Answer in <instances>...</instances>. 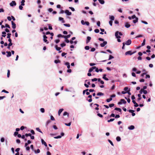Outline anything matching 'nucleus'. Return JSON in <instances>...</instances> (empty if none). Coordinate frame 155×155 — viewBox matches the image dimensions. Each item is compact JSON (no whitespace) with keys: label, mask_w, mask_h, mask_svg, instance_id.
I'll return each mask as SVG.
<instances>
[{"label":"nucleus","mask_w":155,"mask_h":155,"mask_svg":"<svg viewBox=\"0 0 155 155\" xmlns=\"http://www.w3.org/2000/svg\"><path fill=\"white\" fill-rule=\"evenodd\" d=\"M5 27L8 28H10V26L8 24H5Z\"/></svg>","instance_id":"obj_62"},{"label":"nucleus","mask_w":155,"mask_h":155,"mask_svg":"<svg viewBox=\"0 0 155 155\" xmlns=\"http://www.w3.org/2000/svg\"><path fill=\"white\" fill-rule=\"evenodd\" d=\"M116 139L117 141H120L121 140L120 137L118 136L117 137Z\"/></svg>","instance_id":"obj_31"},{"label":"nucleus","mask_w":155,"mask_h":155,"mask_svg":"<svg viewBox=\"0 0 155 155\" xmlns=\"http://www.w3.org/2000/svg\"><path fill=\"white\" fill-rule=\"evenodd\" d=\"M10 5L11 6H13L14 5H16V4L15 1H12V2L10 3Z\"/></svg>","instance_id":"obj_7"},{"label":"nucleus","mask_w":155,"mask_h":155,"mask_svg":"<svg viewBox=\"0 0 155 155\" xmlns=\"http://www.w3.org/2000/svg\"><path fill=\"white\" fill-rule=\"evenodd\" d=\"M118 34L119 32L118 31H116L115 34V35L116 38H120V35H119Z\"/></svg>","instance_id":"obj_9"},{"label":"nucleus","mask_w":155,"mask_h":155,"mask_svg":"<svg viewBox=\"0 0 155 155\" xmlns=\"http://www.w3.org/2000/svg\"><path fill=\"white\" fill-rule=\"evenodd\" d=\"M115 110L119 111V112H121V110L120 108H119L116 107L114 109Z\"/></svg>","instance_id":"obj_29"},{"label":"nucleus","mask_w":155,"mask_h":155,"mask_svg":"<svg viewBox=\"0 0 155 155\" xmlns=\"http://www.w3.org/2000/svg\"><path fill=\"white\" fill-rule=\"evenodd\" d=\"M10 74V71L9 70H8V72L7 74V76L8 78H9Z\"/></svg>","instance_id":"obj_32"},{"label":"nucleus","mask_w":155,"mask_h":155,"mask_svg":"<svg viewBox=\"0 0 155 155\" xmlns=\"http://www.w3.org/2000/svg\"><path fill=\"white\" fill-rule=\"evenodd\" d=\"M43 41L45 42L47 44H48L49 42L48 41V40L46 39H43Z\"/></svg>","instance_id":"obj_48"},{"label":"nucleus","mask_w":155,"mask_h":155,"mask_svg":"<svg viewBox=\"0 0 155 155\" xmlns=\"http://www.w3.org/2000/svg\"><path fill=\"white\" fill-rule=\"evenodd\" d=\"M94 32L96 33H98L99 32V30L98 29H97L94 30Z\"/></svg>","instance_id":"obj_41"},{"label":"nucleus","mask_w":155,"mask_h":155,"mask_svg":"<svg viewBox=\"0 0 155 155\" xmlns=\"http://www.w3.org/2000/svg\"><path fill=\"white\" fill-rule=\"evenodd\" d=\"M114 58V57L112 56L111 55H110L109 56V58L108 59L109 60H110L112 58Z\"/></svg>","instance_id":"obj_49"},{"label":"nucleus","mask_w":155,"mask_h":155,"mask_svg":"<svg viewBox=\"0 0 155 155\" xmlns=\"http://www.w3.org/2000/svg\"><path fill=\"white\" fill-rule=\"evenodd\" d=\"M95 48H93L91 49V51H92V52H94V51H95Z\"/></svg>","instance_id":"obj_60"},{"label":"nucleus","mask_w":155,"mask_h":155,"mask_svg":"<svg viewBox=\"0 0 155 155\" xmlns=\"http://www.w3.org/2000/svg\"><path fill=\"white\" fill-rule=\"evenodd\" d=\"M64 25L65 26L68 27H70V25L69 24H64Z\"/></svg>","instance_id":"obj_34"},{"label":"nucleus","mask_w":155,"mask_h":155,"mask_svg":"<svg viewBox=\"0 0 155 155\" xmlns=\"http://www.w3.org/2000/svg\"><path fill=\"white\" fill-rule=\"evenodd\" d=\"M147 31L148 33H151L152 32V29L150 28H147Z\"/></svg>","instance_id":"obj_13"},{"label":"nucleus","mask_w":155,"mask_h":155,"mask_svg":"<svg viewBox=\"0 0 155 155\" xmlns=\"http://www.w3.org/2000/svg\"><path fill=\"white\" fill-rule=\"evenodd\" d=\"M67 54V53L65 52H63L61 54V56L62 57L64 56L65 55Z\"/></svg>","instance_id":"obj_59"},{"label":"nucleus","mask_w":155,"mask_h":155,"mask_svg":"<svg viewBox=\"0 0 155 155\" xmlns=\"http://www.w3.org/2000/svg\"><path fill=\"white\" fill-rule=\"evenodd\" d=\"M6 53H7V54L6 55L7 57H9L11 56V53L10 51H7Z\"/></svg>","instance_id":"obj_11"},{"label":"nucleus","mask_w":155,"mask_h":155,"mask_svg":"<svg viewBox=\"0 0 155 155\" xmlns=\"http://www.w3.org/2000/svg\"><path fill=\"white\" fill-rule=\"evenodd\" d=\"M64 109L63 108L59 109L58 111V114L59 116H60V115L61 112Z\"/></svg>","instance_id":"obj_17"},{"label":"nucleus","mask_w":155,"mask_h":155,"mask_svg":"<svg viewBox=\"0 0 155 155\" xmlns=\"http://www.w3.org/2000/svg\"><path fill=\"white\" fill-rule=\"evenodd\" d=\"M65 124L67 126H69L71 125V122H70L68 124H67V123H65Z\"/></svg>","instance_id":"obj_54"},{"label":"nucleus","mask_w":155,"mask_h":155,"mask_svg":"<svg viewBox=\"0 0 155 155\" xmlns=\"http://www.w3.org/2000/svg\"><path fill=\"white\" fill-rule=\"evenodd\" d=\"M61 47H63L66 45V44L64 43H62L60 45Z\"/></svg>","instance_id":"obj_37"},{"label":"nucleus","mask_w":155,"mask_h":155,"mask_svg":"<svg viewBox=\"0 0 155 155\" xmlns=\"http://www.w3.org/2000/svg\"><path fill=\"white\" fill-rule=\"evenodd\" d=\"M36 129L37 131H39V132H40L41 133H42V132L41 131V130L39 128H38V127L36 128Z\"/></svg>","instance_id":"obj_33"},{"label":"nucleus","mask_w":155,"mask_h":155,"mask_svg":"<svg viewBox=\"0 0 155 155\" xmlns=\"http://www.w3.org/2000/svg\"><path fill=\"white\" fill-rule=\"evenodd\" d=\"M97 115L99 117H103V115L101 114H99V113H98L97 114Z\"/></svg>","instance_id":"obj_43"},{"label":"nucleus","mask_w":155,"mask_h":155,"mask_svg":"<svg viewBox=\"0 0 155 155\" xmlns=\"http://www.w3.org/2000/svg\"><path fill=\"white\" fill-rule=\"evenodd\" d=\"M91 39V38L90 37L88 36L87 37V39L86 40V43H87L89 42Z\"/></svg>","instance_id":"obj_15"},{"label":"nucleus","mask_w":155,"mask_h":155,"mask_svg":"<svg viewBox=\"0 0 155 155\" xmlns=\"http://www.w3.org/2000/svg\"><path fill=\"white\" fill-rule=\"evenodd\" d=\"M141 22L143 23H144L145 24H146V25H147L148 24V23L147 22H146V21H142Z\"/></svg>","instance_id":"obj_55"},{"label":"nucleus","mask_w":155,"mask_h":155,"mask_svg":"<svg viewBox=\"0 0 155 155\" xmlns=\"http://www.w3.org/2000/svg\"><path fill=\"white\" fill-rule=\"evenodd\" d=\"M51 120H55L54 118L52 115L51 116Z\"/></svg>","instance_id":"obj_46"},{"label":"nucleus","mask_w":155,"mask_h":155,"mask_svg":"<svg viewBox=\"0 0 155 155\" xmlns=\"http://www.w3.org/2000/svg\"><path fill=\"white\" fill-rule=\"evenodd\" d=\"M63 115L64 116H65L66 115H67L68 117L69 116V114L67 112H64L63 113Z\"/></svg>","instance_id":"obj_25"},{"label":"nucleus","mask_w":155,"mask_h":155,"mask_svg":"<svg viewBox=\"0 0 155 155\" xmlns=\"http://www.w3.org/2000/svg\"><path fill=\"white\" fill-rule=\"evenodd\" d=\"M143 36L142 35H139L137 36L136 37V38H138L142 37Z\"/></svg>","instance_id":"obj_51"},{"label":"nucleus","mask_w":155,"mask_h":155,"mask_svg":"<svg viewBox=\"0 0 155 155\" xmlns=\"http://www.w3.org/2000/svg\"><path fill=\"white\" fill-rule=\"evenodd\" d=\"M34 152L35 153H39L40 152V150L39 149H38L37 150H35Z\"/></svg>","instance_id":"obj_35"},{"label":"nucleus","mask_w":155,"mask_h":155,"mask_svg":"<svg viewBox=\"0 0 155 155\" xmlns=\"http://www.w3.org/2000/svg\"><path fill=\"white\" fill-rule=\"evenodd\" d=\"M134 126L132 125L128 127V128L130 130H133L134 129Z\"/></svg>","instance_id":"obj_10"},{"label":"nucleus","mask_w":155,"mask_h":155,"mask_svg":"<svg viewBox=\"0 0 155 155\" xmlns=\"http://www.w3.org/2000/svg\"><path fill=\"white\" fill-rule=\"evenodd\" d=\"M128 111L131 113H132V116H134L135 115V114L134 113V110H128Z\"/></svg>","instance_id":"obj_3"},{"label":"nucleus","mask_w":155,"mask_h":155,"mask_svg":"<svg viewBox=\"0 0 155 155\" xmlns=\"http://www.w3.org/2000/svg\"><path fill=\"white\" fill-rule=\"evenodd\" d=\"M54 62L56 64H57V63H61V61L59 60H55L54 61Z\"/></svg>","instance_id":"obj_27"},{"label":"nucleus","mask_w":155,"mask_h":155,"mask_svg":"<svg viewBox=\"0 0 155 155\" xmlns=\"http://www.w3.org/2000/svg\"><path fill=\"white\" fill-rule=\"evenodd\" d=\"M99 2L101 4H103L104 3V1L103 0H98Z\"/></svg>","instance_id":"obj_26"},{"label":"nucleus","mask_w":155,"mask_h":155,"mask_svg":"<svg viewBox=\"0 0 155 155\" xmlns=\"http://www.w3.org/2000/svg\"><path fill=\"white\" fill-rule=\"evenodd\" d=\"M65 13L68 15H71V12H70L68 10H65Z\"/></svg>","instance_id":"obj_6"},{"label":"nucleus","mask_w":155,"mask_h":155,"mask_svg":"<svg viewBox=\"0 0 155 155\" xmlns=\"http://www.w3.org/2000/svg\"><path fill=\"white\" fill-rule=\"evenodd\" d=\"M65 64L67 66V68L68 69H69L70 68V66L69 62H66L65 63Z\"/></svg>","instance_id":"obj_16"},{"label":"nucleus","mask_w":155,"mask_h":155,"mask_svg":"<svg viewBox=\"0 0 155 155\" xmlns=\"http://www.w3.org/2000/svg\"><path fill=\"white\" fill-rule=\"evenodd\" d=\"M2 37H5L6 36V33L5 31H3L2 32Z\"/></svg>","instance_id":"obj_24"},{"label":"nucleus","mask_w":155,"mask_h":155,"mask_svg":"<svg viewBox=\"0 0 155 155\" xmlns=\"http://www.w3.org/2000/svg\"><path fill=\"white\" fill-rule=\"evenodd\" d=\"M51 121L50 120H48L47 121V122H46V125H48V124L49 123H51Z\"/></svg>","instance_id":"obj_40"},{"label":"nucleus","mask_w":155,"mask_h":155,"mask_svg":"<svg viewBox=\"0 0 155 155\" xmlns=\"http://www.w3.org/2000/svg\"><path fill=\"white\" fill-rule=\"evenodd\" d=\"M147 73V72H145L141 74V76L142 77H143L144 75L146 74Z\"/></svg>","instance_id":"obj_56"},{"label":"nucleus","mask_w":155,"mask_h":155,"mask_svg":"<svg viewBox=\"0 0 155 155\" xmlns=\"http://www.w3.org/2000/svg\"><path fill=\"white\" fill-rule=\"evenodd\" d=\"M108 142L110 143V144L113 146H114V144L110 140H108Z\"/></svg>","instance_id":"obj_44"},{"label":"nucleus","mask_w":155,"mask_h":155,"mask_svg":"<svg viewBox=\"0 0 155 155\" xmlns=\"http://www.w3.org/2000/svg\"><path fill=\"white\" fill-rule=\"evenodd\" d=\"M114 105V104H109V106L110 107H113Z\"/></svg>","instance_id":"obj_45"},{"label":"nucleus","mask_w":155,"mask_h":155,"mask_svg":"<svg viewBox=\"0 0 155 155\" xmlns=\"http://www.w3.org/2000/svg\"><path fill=\"white\" fill-rule=\"evenodd\" d=\"M49 25L48 28L50 30H52V27L50 26V25L49 24V25Z\"/></svg>","instance_id":"obj_61"},{"label":"nucleus","mask_w":155,"mask_h":155,"mask_svg":"<svg viewBox=\"0 0 155 155\" xmlns=\"http://www.w3.org/2000/svg\"><path fill=\"white\" fill-rule=\"evenodd\" d=\"M130 25L129 24L127 23V24H126L127 28H129V27H130Z\"/></svg>","instance_id":"obj_53"},{"label":"nucleus","mask_w":155,"mask_h":155,"mask_svg":"<svg viewBox=\"0 0 155 155\" xmlns=\"http://www.w3.org/2000/svg\"><path fill=\"white\" fill-rule=\"evenodd\" d=\"M136 52V51H127V55H131L133 54Z\"/></svg>","instance_id":"obj_1"},{"label":"nucleus","mask_w":155,"mask_h":155,"mask_svg":"<svg viewBox=\"0 0 155 155\" xmlns=\"http://www.w3.org/2000/svg\"><path fill=\"white\" fill-rule=\"evenodd\" d=\"M63 36H64V35H62L61 34H58V37H59H59H61L63 38Z\"/></svg>","instance_id":"obj_52"},{"label":"nucleus","mask_w":155,"mask_h":155,"mask_svg":"<svg viewBox=\"0 0 155 155\" xmlns=\"http://www.w3.org/2000/svg\"><path fill=\"white\" fill-rule=\"evenodd\" d=\"M138 21V18H136L135 19L133 20V22L135 24Z\"/></svg>","instance_id":"obj_22"},{"label":"nucleus","mask_w":155,"mask_h":155,"mask_svg":"<svg viewBox=\"0 0 155 155\" xmlns=\"http://www.w3.org/2000/svg\"><path fill=\"white\" fill-rule=\"evenodd\" d=\"M61 136L59 135V136H57V137H54V138L55 139H58V138H61Z\"/></svg>","instance_id":"obj_38"},{"label":"nucleus","mask_w":155,"mask_h":155,"mask_svg":"<svg viewBox=\"0 0 155 155\" xmlns=\"http://www.w3.org/2000/svg\"><path fill=\"white\" fill-rule=\"evenodd\" d=\"M111 20L110 21H113L114 19V17L113 16H109Z\"/></svg>","instance_id":"obj_23"},{"label":"nucleus","mask_w":155,"mask_h":155,"mask_svg":"<svg viewBox=\"0 0 155 155\" xmlns=\"http://www.w3.org/2000/svg\"><path fill=\"white\" fill-rule=\"evenodd\" d=\"M71 36V35L70 34L68 35H65L63 36V38H64L65 39H67L69 38H70Z\"/></svg>","instance_id":"obj_21"},{"label":"nucleus","mask_w":155,"mask_h":155,"mask_svg":"<svg viewBox=\"0 0 155 155\" xmlns=\"http://www.w3.org/2000/svg\"><path fill=\"white\" fill-rule=\"evenodd\" d=\"M55 47L56 50L57 51H59V53H61V52L62 51H60V50L61 49L60 47H58L57 45H55Z\"/></svg>","instance_id":"obj_4"},{"label":"nucleus","mask_w":155,"mask_h":155,"mask_svg":"<svg viewBox=\"0 0 155 155\" xmlns=\"http://www.w3.org/2000/svg\"><path fill=\"white\" fill-rule=\"evenodd\" d=\"M12 27L13 28L15 29L16 27V25L15 23L12 21H11Z\"/></svg>","instance_id":"obj_8"},{"label":"nucleus","mask_w":155,"mask_h":155,"mask_svg":"<svg viewBox=\"0 0 155 155\" xmlns=\"http://www.w3.org/2000/svg\"><path fill=\"white\" fill-rule=\"evenodd\" d=\"M104 95V94L101 92H98L97 94V96H103Z\"/></svg>","instance_id":"obj_20"},{"label":"nucleus","mask_w":155,"mask_h":155,"mask_svg":"<svg viewBox=\"0 0 155 155\" xmlns=\"http://www.w3.org/2000/svg\"><path fill=\"white\" fill-rule=\"evenodd\" d=\"M25 136H26V137H28V136H31V134L30 133H29V134H25Z\"/></svg>","instance_id":"obj_50"},{"label":"nucleus","mask_w":155,"mask_h":155,"mask_svg":"<svg viewBox=\"0 0 155 155\" xmlns=\"http://www.w3.org/2000/svg\"><path fill=\"white\" fill-rule=\"evenodd\" d=\"M20 150V148H17L15 150V151L16 152H18H18H19V151Z\"/></svg>","instance_id":"obj_64"},{"label":"nucleus","mask_w":155,"mask_h":155,"mask_svg":"<svg viewBox=\"0 0 155 155\" xmlns=\"http://www.w3.org/2000/svg\"><path fill=\"white\" fill-rule=\"evenodd\" d=\"M7 38L10 39V38L11 36V33H8L7 34Z\"/></svg>","instance_id":"obj_30"},{"label":"nucleus","mask_w":155,"mask_h":155,"mask_svg":"<svg viewBox=\"0 0 155 155\" xmlns=\"http://www.w3.org/2000/svg\"><path fill=\"white\" fill-rule=\"evenodd\" d=\"M2 92H5V93H8V91H6L5 90H2Z\"/></svg>","instance_id":"obj_57"},{"label":"nucleus","mask_w":155,"mask_h":155,"mask_svg":"<svg viewBox=\"0 0 155 155\" xmlns=\"http://www.w3.org/2000/svg\"><path fill=\"white\" fill-rule=\"evenodd\" d=\"M112 100V98H109L107 99L106 100V101L107 102H109L110 101Z\"/></svg>","instance_id":"obj_28"},{"label":"nucleus","mask_w":155,"mask_h":155,"mask_svg":"<svg viewBox=\"0 0 155 155\" xmlns=\"http://www.w3.org/2000/svg\"><path fill=\"white\" fill-rule=\"evenodd\" d=\"M114 120H115V119L114 118H111V119H110V120H108L107 122H110L113 121Z\"/></svg>","instance_id":"obj_36"},{"label":"nucleus","mask_w":155,"mask_h":155,"mask_svg":"<svg viewBox=\"0 0 155 155\" xmlns=\"http://www.w3.org/2000/svg\"><path fill=\"white\" fill-rule=\"evenodd\" d=\"M123 46H122V49H123H123H124V46H125V44H126V42L125 43L124 42V43H123Z\"/></svg>","instance_id":"obj_47"},{"label":"nucleus","mask_w":155,"mask_h":155,"mask_svg":"<svg viewBox=\"0 0 155 155\" xmlns=\"http://www.w3.org/2000/svg\"><path fill=\"white\" fill-rule=\"evenodd\" d=\"M106 74H104L103 77V78L106 81H108L109 79L108 78L106 77Z\"/></svg>","instance_id":"obj_18"},{"label":"nucleus","mask_w":155,"mask_h":155,"mask_svg":"<svg viewBox=\"0 0 155 155\" xmlns=\"http://www.w3.org/2000/svg\"><path fill=\"white\" fill-rule=\"evenodd\" d=\"M107 44V42L106 41H104L103 43L100 44V46L103 47H104Z\"/></svg>","instance_id":"obj_5"},{"label":"nucleus","mask_w":155,"mask_h":155,"mask_svg":"<svg viewBox=\"0 0 155 155\" xmlns=\"http://www.w3.org/2000/svg\"><path fill=\"white\" fill-rule=\"evenodd\" d=\"M139 106V105L137 103H136L135 104H134V107H138Z\"/></svg>","instance_id":"obj_58"},{"label":"nucleus","mask_w":155,"mask_h":155,"mask_svg":"<svg viewBox=\"0 0 155 155\" xmlns=\"http://www.w3.org/2000/svg\"><path fill=\"white\" fill-rule=\"evenodd\" d=\"M126 103V101L124 99H121L120 101L118 103V104H125Z\"/></svg>","instance_id":"obj_2"},{"label":"nucleus","mask_w":155,"mask_h":155,"mask_svg":"<svg viewBox=\"0 0 155 155\" xmlns=\"http://www.w3.org/2000/svg\"><path fill=\"white\" fill-rule=\"evenodd\" d=\"M89 46H86L85 47V49L86 50H88L89 49Z\"/></svg>","instance_id":"obj_39"},{"label":"nucleus","mask_w":155,"mask_h":155,"mask_svg":"<svg viewBox=\"0 0 155 155\" xmlns=\"http://www.w3.org/2000/svg\"><path fill=\"white\" fill-rule=\"evenodd\" d=\"M131 43V40L130 39H129L127 41L126 45H130Z\"/></svg>","instance_id":"obj_12"},{"label":"nucleus","mask_w":155,"mask_h":155,"mask_svg":"<svg viewBox=\"0 0 155 155\" xmlns=\"http://www.w3.org/2000/svg\"><path fill=\"white\" fill-rule=\"evenodd\" d=\"M5 139L3 137H2L1 139V141L2 142H3L4 141Z\"/></svg>","instance_id":"obj_63"},{"label":"nucleus","mask_w":155,"mask_h":155,"mask_svg":"<svg viewBox=\"0 0 155 155\" xmlns=\"http://www.w3.org/2000/svg\"><path fill=\"white\" fill-rule=\"evenodd\" d=\"M130 90H128V88L127 87V93L129 95H131V93L130 92Z\"/></svg>","instance_id":"obj_19"},{"label":"nucleus","mask_w":155,"mask_h":155,"mask_svg":"<svg viewBox=\"0 0 155 155\" xmlns=\"http://www.w3.org/2000/svg\"><path fill=\"white\" fill-rule=\"evenodd\" d=\"M42 113H44L45 112V109L44 108H41L40 109Z\"/></svg>","instance_id":"obj_42"},{"label":"nucleus","mask_w":155,"mask_h":155,"mask_svg":"<svg viewBox=\"0 0 155 155\" xmlns=\"http://www.w3.org/2000/svg\"><path fill=\"white\" fill-rule=\"evenodd\" d=\"M41 143H42L43 144H44V145H45V147H47V143H46V142L45 141H44V140L43 139H41Z\"/></svg>","instance_id":"obj_14"}]
</instances>
